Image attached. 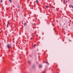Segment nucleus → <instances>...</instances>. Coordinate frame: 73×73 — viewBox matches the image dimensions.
<instances>
[{"label": "nucleus", "instance_id": "6", "mask_svg": "<svg viewBox=\"0 0 73 73\" xmlns=\"http://www.w3.org/2000/svg\"><path fill=\"white\" fill-rule=\"evenodd\" d=\"M9 1L10 2H11V3H12V1H11V0H9Z\"/></svg>", "mask_w": 73, "mask_h": 73}, {"label": "nucleus", "instance_id": "9", "mask_svg": "<svg viewBox=\"0 0 73 73\" xmlns=\"http://www.w3.org/2000/svg\"><path fill=\"white\" fill-rule=\"evenodd\" d=\"M46 64H48V61H47V62H46Z\"/></svg>", "mask_w": 73, "mask_h": 73}, {"label": "nucleus", "instance_id": "7", "mask_svg": "<svg viewBox=\"0 0 73 73\" xmlns=\"http://www.w3.org/2000/svg\"><path fill=\"white\" fill-rule=\"evenodd\" d=\"M3 2V0H1V3H2Z\"/></svg>", "mask_w": 73, "mask_h": 73}, {"label": "nucleus", "instance_id": "5", "mask_svg": "<svg viewBox=\"0 0 73 73\" xmlns=\"http://www.w3.org/2000/svg\"><path fill=\"white\" fill-rule=\"evenodd\" d=\"M9 24V23L8 22H7V26H8Z\"/></svg>", "mask_w": 73, "mask_h": 73}, {"label": "nucleus", "instance_id": "11", "mask_svg": "<svg viewBox=\"0 0 73 73\" xmlns=\"http://www.w3.org/2000/svg\"><path fill=\"white\" fill-rule=\"evenodd\" d=\"M36 2L37 3H38V1L37 0H36Z\"/></svg>", "mask_w": 73, "mask_h": 73}, {"label": "nucleus", "instance_id": "4", "mask_svg": "<svg viewBox=\"0 0 73 73\" xmlns=\"http://www.w3.org/2000/svg\"><path fill=\"white\" fill-rule=\"evenodd\" d=\"M31 61L30 60H29L28 61V62L29 63H31Z\"/></svg>", "mask_w": 73, "mask_h": 73}, {"label": "nucleus", "instance_id": "3", "mask_svg": "<svg viewBox=\"0 0 73 73\" xmlns=\"http://www.w3.org/2000/svg\"><path fill=\"white\" fill-rule=\"evenodd\" d=\"M46 8H48V7H49V6H45Z\"/></svg>", "mask_w": 73, "mask_h": 73}, {"label": "nucleus", "instance_id": "2", "mask_svg": "<svg viewBox=\"0 0 73 73\" xmlns=\"http://www.w3.org/2000/svg\"><path fill=\"white\" fill-rule=\"evenodd\" d=\"M41 67H42V66L40 64L39 65V68H41Z\"/></svg>", "mask_w": 73, "mask_h": 73}, {"label": "nucleus", "instance_id": "12", "mask_svg": "<svg viewBox=\"0 0 73 73\" xmlns=\"http://www.w3.org/2000/svg\"><path fill=\"white\" fill-rule=\"evenodd\" d=\"M64 3L65 4V1H64Z\"/></svg>", "mask_w": 73, "mask_h": 73}, {"label": "nucleus", "instance_id": "15", "mask_svg": "<svg viewBox=\"0 0 73 73\" xmlns=\"http://www.w3.org/2000/svg\"><path fill=\"white\" fill-rule=\"evenodd\" d=\"M32 38H31V39H32Z\"/></svg>", "mask_w": 73, "mask_h": 73}, {"label": "nucleus", "instance_id": "16", "mask_svg": "<svg viewBox=\"0 0 73 73\" xmlns=\"http://www.w3.org/2000/svg\"><path fill=\"white\" fill-rule=\"evenodd\" d=\"M68 1H69V0H68Z\"/></svg>", "mask_w": 73, "mask_h": 73}, {"label": "nucleus", "instance_id": "10", "mask_svg": "<svg viewBox=\"0 0 73 73\" xmlns=\"http://www.w3.org/2000/svg\"><path fill=\"white\" fill-rule=\"evenodd\" d=\"M36 46V45L35 44V45H34V47H35V46Z\"/></svg>", "mask_w": 73, "mask_h": 73}, {"label": "nucleus", "instance_id": "14", "mask_svg": "<svg viewBox=\"0 0 73 73\" xmlns=\"http://www.w3.org/2000/svg\"><path fill=\"white\" fill-rule=\"evenodd\" d=\"M65 1V0H64V1Z\"/></svg>", "mask_w": 73, "mask_h": 73}, {"label": "nucleus", "instance_id": "1", "mask_svg": "<svg viewBox=\"0 0 73 73\" xmlns=\"http://www.w3.org/2000/svg\"><path fill=\"white\" fill-rule=\"evenodd\" d=\"M7 46L8 49H9L11 48V45L9 44L7 45Z\"/></svg>", "mask_w": 73, "mask_h": 73}, {"label": "nucleus", "instance_id": "8", "mask_svg": "<svg viewBox=\"0 0 73 73\" xmlns=\"http://www.w3.org/2000/svg\"><path fill=\"white\" fill-rule=\"evenodd\" d=\"M26 24V23H25L24 24V25H25H25Z\"/></svg>", "mask_w": 73, "mask_h": 73}, {"label": "nucleus", "instance_id": "13", "mask_svg": "<svg viewBox=\"0 0 73 73\" xmlns=\"http://www.w3.org/2000/svg\"><path fill=\"white\" fill-rule=\"evenodd\" d=\"M69 41H72L70 40H69Z\"/></svg>", "mask_w": 73, "mask_h": 73}]
</instances>
